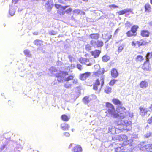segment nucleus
Returning <instances> with one entry per match:
<instances>
[{
    "mask_svg": "<svg viewBox=\"0 0 152 152\" xmlns=\"http://www.w3.org/2000/svg\"><path fill=\"white\" fill-rule=\"evenodd\" d=\"M107 110L106 113L109 117L117 118L120 117L121 119L124 118L127 115V111L126 109L121 105L119 106L118 110L120 114L118 113L115 111L114 106L111 104L107 102L106 104Z\"/></svg>",
    "mask_w": 152,
    "mask_h": 152,
    "instance_id": "1",
    "label": "nucleus"
},
{
    "mask_svg": "<svg viewBox=\"0 0 152 152\" xmlns=\"http://www.w3.org/2000/svg\"><path fill=\"white\" fill-rule=\"evenodd\" d=\"M116 137L119 141H123L122 144L124 145L128 144L131 142V140H128L127 136L124 134L117 136Z\"/></svg>",
    "mask_w": 152,
    "mask_h": 152,
    "instance_id": "2",
    "label": "nucleus"
},
{
    "mask_svg": "<svg viewBox=\"0 0 152 152\" xmlns=\"http://www.w3.org/2000/svg\"><path fill=\"white\" fill-rule=\"evenodd\" d=\"M68 74V73L67 72H61L59 73H56L55 75L56 77L57 78L58 81L59 82H63L64 77Z\"/></svg>",
    "mask_w": 152,
    "mask_h": 152,
    "instance_id": "3",
    "label": "nucleus"
},
{
    "mask_svg": "<svg viewBox=\"0 0 152 152\" xmlns=\"http://www.w3.org/2000/svg\"><path fill=\"white\" fill-rule=\"evenodd\" d=\"M90 44L95 48H100L103 45V42L102 41L99 40L95 41L92 40L90 42Z\"/></svg>",
    "mask_w": 152,
    "mask_h": 152,
    "instance_id": "4",
    "label": "nucleus"
},
{
    "mask_svg": "<svg viewBox=\"0 0 152 152\" xmlns=\"http://www.w3.org/2000/svg\"><path fill=\"white\" fill-rule=\"evenodd\" d=\"M121 122L122 124V125H123V128H122V129L128 131L131 129V127L130 125V123H131L130 122H128L127 121H124L122 120H121Z\"/></svg>",
    "mask_w": 152,
    "mask_h": 152,
    "instance_id": "5",
    "label": "nucleus"
},
{
    "mask_svg": "<svg viewBox=\"0 0 152 152\" xmlns=\"http://www.w3.org/2000/svg\"><path fill=\"white\" fill-rule=\"evenodd\" d=\"M141 150L147 152H152V144H148L140 147Z\"/></svg>",
    "mask_w": 152,
    "mask_h": 152,
    "instance_id": "6",
    "label": "nucleus"
},
{
    "mask_svg": "<svg viewBox=\"0 0 152 152\" xmlns=\"http://www.w3.org/2000/svg\"><path fill=\"white\" fill-rule=\"evenodd\" d=\"M79 61L82 64L86 65L88 66L92 65V64L89 62V59L86 58L81 57L80 58Z\"/></svg>",
    "mask_w": 152,
    "mask_h": 152,
    "instance_id": "7",
    "label": "nucleus"
},
{
    "mask_svg": "<svg viewBox=\"0 0 152 152\" xmlns=\"http://www.w3.org/2000/svg\"><path fill=\"white\" fill-rule=\"evenodd\" d=\"M146 61L144 62L143 65L142 66V68L144 71H149L150 70V68L149 66V61H147V59Z\"/></svg>",
    "mask_w": 152,
    "mask_h": 152,
    "instance_id": "8",
    "label": "nucleus"
},
{
    "mask_svg": "<svg viewBox=\"0 0 152 152\" xmlns=\"http://www.w3.org/2000/svg\"><path fill=\"white\" fill-rule=\"evenodd\" d=\"M148 83L147 81H142L140 83L139 85L141 88L145 89L148 87Z\"/></svg>",
    "mask_w": 152,
    "mask_h": 152,
    "instance_id": "9",
    "label": "nucleus"
},
{
    "mask_svg": "<svg viewBox=\"0 0 152 152\" xmlns=\"http://www.w3.org/2000/svg\"><path fill=\"white\" fill-rule=\"evenodd\" d=\"M139 109L140 110V115L142 116H144L147 113L148 111L147 108H144L143 107L140 106L139 107Z\"/></svg>",
    "mask_w": 152,
    "mask_h": 152,
    "instance_id": "10",
    "label": "nucleus"
},
{
    "mask_svg": "<svg viewBox=\"0 0 152 152\" xmlns=\"http://www.w3.org/2000/svg\"><path fill=\"white\" fill-rule=\"evenodd\" d=\"M91 75L90 72H86L85 73L80 74V78L82 80H84Z\"/></svg>",
    "mask_w": 152,
    "mask_h": 152,
    "instance_id": "11",
    "label": "nucleus"
},
{
    "mask_svg": "<svg viewBox=\"0 0 152 152\" xmlns=\"http://www.w3.org/2000/svg\"><path fill=\"white\" fill-rule=\"evenodd\" d=\"M101 53L100 50H97L92 51L91 52L92 55L95 58H97L99 57Z\"/></svg>",
    "mask_w": 152,
    "mask_h": 152,
    "instance_id": "12",
    "label": "nucleus"
},
{
    "mask_svg": "<svg viewBox=\"0 0 152 152\" xmlns=\"http://www.w3.org/2000/svg\"><path fill=\"white\" fill-rule=\"evenodd\" d=\"M72 151V152H82V149L80 145H77L74 147Z\"/></svg>",
    "mask_w": 152,
    "mask_h": 152,
    "instance_id": "13",
    "label": "nucleus"
},
{
    "mask_svg": "<svg viewBox=\"0 0 152 152\" xmlns=\"http://www.w3.org/2000/svg\"><path fill=\"white\" fill-rule=\"evenodd\" d=\"M132 11V10L130 8H127L121 11H120L118 12L119 15H122L125 14L126 13L131 12Z\"/></svg>",
    "mask_w": 152,
    "mask_h": 152,
    "instance_id": "14",
    "label": "nucleus"
},
{
    "mask_svg": "<svg viewBox=\"0 0 152 152\" xmlns=\"http://www.w3.org/2000/svg\"><path fill=\"white\" fill-rule=\"evenodd\" d=\"M118 73L115 68H113L111 71V75L114 78H116L118 76Z\"/></svg>",
    "mask_w": 152,
    "mask_h": 152,
    "instance_id": "15",
    "label": "nucleus"
},
{
    "mask_svg": "<svg viewBox=\"0 0 152 152\" xmlns=\"http://www.w3.org/2000/svg\"><path fill=\"white\" fill-rule=\"evenodd\" d=\"M108 132L112 134H114L116 133V129L114 126H110L108 128Z\"/></svg>",
    "mask_w": 152,
    "mask_h": 152,
    "instance_id": "16",
    "label": "nucleus"
},
{
    "mask_svg": "<svg viewBox=\"0 0 152 152\" xmlns=\"http://www.w3.org/2000/svg\"><path fill=\"white\" fill-rule=\"evenodd\" d=\"M89 37L92 39H98L99 37V35L98 33L92 34L89 36Z\"/></svg>",
    "mask_w": 152,
    "mask_h": 152,
    "instance_id": "17",
    "label": "nucleus"
},
{
    "mask_svg": "<svg viewBox=\"0 0 152 152\" xmlns=\"http://www.w3.org/2000/svg\"><path fill=\"white\" fill-rule=\"evenodd\" d=\"M69 126L68 124H65L63 123L61 125V129L65 131H67L68 130Z\"/></svg>",
    "mask_w": 152,
    "mask_h": 152,
    "instance_id": "18",
    "label": "nucleus"
},
{
    "mask_svg": "<svg viewBox=\"0 0 152 152\" xmlns=\"http://www.w3.org/2000/svg\"><path fill=\"white\" fill-rule=\"evenodd\" d=\"M141 35L143 37H148L149 36V33L147 30H142L141 31Z\"/></svg>",
    "mask_w": 152,
    "mask_h": 152,
    "instance_id": "19",
    "label": "nucleus"
},
{
    "mask_svg": "<svg viewBox=\"0 0 152 152\" xmlns=\"http://www.w3.org/2000/svg\"><path fill=\"white\" fill-rule=\"evenodd\" d=\"M151 7L148 3L146 4L145 6V12H150L151 11Z\"/></svg>",
    "mask_w": 152,
    "mask_h": 152,
    "instance_id": "20",
    "label": "nucleus"
},
{
    "mask_svg": "<svg viewBox=\"0 0 152 152\" xmlns=\"http://www.w3.org/2000/svg\"><path fill=\"white\" fill-rule=\"evenodd\" d=\"M138 28V26L136 25H133L131 28V30L136 35L137 33L136 31Z\"/></svg>",
    "mask_w": 152,
    "mask_h": 152,
    "instance_id": "21",
    "label": "nucleus"
},
{
    "mask_svg": "<svg viewBox=\"0 0 152 152\" xmlns=\"http://www.w3.org/2000/svg\"><path fill=\"white\" fill-rule=\"evenodd\" d=\"M55 7L57 9H62L64 10H65L66 8L69 7V6H63L62 5L58 4H56L55 5Z\"/></svg>",
    "mask_w": 152,
    "mask_h": 152,
    "instance_id": "22",
    "label": "nucleus"
},
{
    "mask_svg": "<svg viewBox=\"0 0 152 152\" xmlns=\"http://www.w3.org/2000/svg\"><path fill=\"white\" fill-rule=\"evenodd\" d=\"M25 55L31 58L32 55L30 53V51L28 50H26L24 51Z\"/></svg>",
    "mask_w": 152,
    "mask_h": 152,
    "instance_id": "23",
    "label": "nucleus"
},
{
    "mask_svg": "<svg viewBox=\"0 0 152 152\" xmlns=\"http://www.w3.org/2000/svg\"><path fill=\"white\" fill-rule=\"evenodd\" d=\"M124 150V148L123 146H118L115 149V151L116 152H122V150Z\"/></svg>",
    "mask_w": 152,
    "mask_h": 152,
    "instance_id": "24",
    "label": "nucleus"
},
{
    "mask_svg": "<svg viewBox=\"0 0 152 152\" xmlns=\"http://www.w3.org/2000/svg\"><path fill=\"white\" fill-rule=\"evenodd\" d=\"M83 101L85 104H88L90 101L89 99V97L88 96L84 97L83 99Z\"/></svg>",
    "mask_w": 152,
    "mask_h": 152,
    "instance_id": "25",
    "label": "nucleus"
},
{
    "mask_svg": "<svg viewBox=\"0 0 152 152\" xmlns=\"http://www.w3.org/2000/svg\"><path fill=\"white\" fill-rule=\"evenodd\" d=\"M146 59H147V61H149L150 58H152V52L151 53L148 52L145 56Z\"/></svg>",
    "mask_w": 152,
    "mask_h": 152,
    "instance_id": "26",
    "label": "nucleus"
},
{
    "mask_svg": "<svg viewBox=\"0 0 152 152\" xmlns=\"http://www.w3.org/2000/svg\"><path fill=\"white\" fill-rule=\"evenodd\" d=\"M113 102L114 104L116 105L121 104V102L116 99H113Z\"/></svg>",
    "mask_w": 152,
    "mask_h": 152,
    "instance_id": "27",
    "label": "nucleus"
},
{
    "mask_svg": "<svg viewBox=\"0 0 152 152\" xmlns=\"http://www.w3.org/2000/svg\"><path fill=\"white\" fill-rule=\"evenodd\" d=\"M126 34L128 37H130L132 36H135L136 35L134 34L131 30L128 31Z\"/></svg>",
    "mask_w": 152,
    "mask_h": 152,
    "instance_id": "28",
    "label": "nucleus"
},
{
    "mask_svg": "<svg viewBox=\"0 0 152 152\" xmlns=\"http://www.w3.org/2000/svg\"><path fill=\"white\" fill-rule=\"evenodd\" d=\"M61 118L63 120L65 121H68L70 119V118L65 115H63L61 116Z\"/></svg>",
    "mask_w": 152,
    "mask_h": 152,
    "instance_id": "29",
    "label": "nucleus"
},
{
    "mask_svg": "<svg viewBox=\"0 0 152 152\" xmlns=\"http://www.w3.org/2000/svg\"><path fill=\"white\" fill-rule=\"evenodd\" d=\"M34 43L38 46H40L41 45L42 43V42L39 40L37 39L34 42Z\"/></svg>",
    "mask_w": 152,
    "mask_h": 152,
    "instance_id": "30",
    "label": "nucleus"
},
{
    "mask_svg": "<svg viewBox=\"0 0 152 152\" xmlns=\"http://www.w3.org/2000/svg\"><path fill=\"white\" fill-rule=\"evenodd\" d=\"M111 88L109 86H106L105 88L104 91L106 93H109L111 92Z\"/></svg>",
    "mask_w": 152,
    "mask_h": 152,
    "instance_id": "31",
    "label": "nucleus"
},
{
    "mask_svg": "<svg viewBox=\"0 0 152 152\" xmlns=\"http://www.w3.org/2000/svg\"><path fill=\"white\" fill-rule=\"evenodd\" d=\"M102 61L104 62H107L109 59L110 57L106 55L104 56L102 58Z\"/></svg>",
    "mask_w": 152,
    "mask_h": 152,
    "instance_id": "32",
    "label": "nucleus"
},
{
    "mask_svg": "<svg viewBox=\"0 0 152 152\" xmlns=\"http://www.w3.org/2000/svg\"><path fill=\"white\" fill-rule=\"evenodd\" d=\"M69 61L71 62H74L75 61V58L72 56L69 55L68 56Z\"/></svg>",
    "mask_w": 152,
    "mask_h": 152,
    "instance_id": "33",
    "label": "nucleus"
},
{
    "mask_svg": "<svg viewBox=\"0 0 152 152\" xmlns=\"http://www.w3.org/2000/svg\"><path fill=\"white\" fill-rule=\"evenodd\" d=\"M152 134V133L150 132H148L145 134L144 136L145 138H148Z\"/></svg>",
    "mask_w": 152,
    "mask_h": 152,
    "instance_id": "34",
    "label": "nucleus"
},
{
    "mask_svg": "<svg viewBox=\"0 0 152 152\" xmlns=\"http://www.w3.org/2000/svg\"><path fill=\"white\" fill-rule=\"evenodd\" d=\"M72 85L69 83L68 82H66L64 85V86L67 88H69L71 87Z\"/></svg>",
    "mask_w": 152,
    "mask_h": 152,
    "instance_id": "35",
    "label": "nucleus"
},
{
    "mask_svg": "<svg viewBox=\"0 0 152 152\" xmlns=\"http://www.w3.org/2000/svg\"><path fill=\"white\" fill-rule=\"evenodd\" d=\"M92 47L89 44H88L86 45L85 48L86 50L87 51H89L91 49Z\"/></svg>",
    "mask_w": 152,
    "mask_h": 152,
    "instance_id": "36",
    "label": "nucleus"
},
{
    "mask_svg": "<svg viewBox=\"0 0 152 152\" xmlns=\"http://www.w3.org/2000/svg\"><path fill=\"white\" fill-rule=\"evenodd\" d=\"M74 77L72 75H70L69 76L65 78L64 79V80L65 81H68L71 80H72Z\"/></svg>",
    "mask_w": 152,
    "mask_h": 152,
    "instance_id": "37",
    "label": "nucleus"
},
{
    "mask_svg": "<svg viewBox=\"0 0 152 152\" xmlns=\"http://www.w3.org/2000/svg\"><path fill=\"white\" fill-rule=\"evenodd\" d=\"M15 12V10L13 9H10L9 11V13L11 16H12L14 15Z\"/></svg>",
    "mask_w": 152,
    "mask_h": 152,
    "instance_id": "38",
    "label": "nucleus"
},
{
    "mask_svg": "<svg viewBox=\"0 0 152 152\" xmlns=\"http://www.w3.org/2000/svg\"><path fill=\"white\" fill-rule=\"evenodd\" d=\"M75 67V66L74 64H72L70 66H68L67 68V69H69V71H70L71 72H72L71 71V69H72Z\"/></svg>",
    "mask_w": 152,
    "mask_h": 152,
    "instance_id": "39",
    "label": "nucleus"
},
{
    "mask_svg": "<svg viewBox=\"0 0 152 152\" xmlns=\"http://www.w3.org/2000/svg\"><path fill=\"white\" fill-rule=\"evenodd\" d=\"M117 81V80L115 79H113L112 80H111V81L109 83V84L110 86H113L115 83Z\"/></svg>",
    "mask_w": 152,
    "mask_h": 152,
    "instance_id": "40",
    "label": "nucleus"
},
{
    "mask_svg": "<svg viewBox=\"0 0 152 152\" xmlns=\"http://www.w3.org/2000/svg\"><path fill=\"white\" fill-rule=\"evenodd\" d=\"M143 60V57L140 55H138L137 57V61H140Z\"/></svg>",
    "mask_w": 152,
    "mask_h": 152,
    "instance_id": "41",
    "label": "nucleus"
},
{
    "mask_svg": "<svg viewBox=\"0 0 152 152\" xmlns=\"http://www.w3.org/2000/svg\"><path fill=\"white\" fill-rule=\"evenodd\" d=\"M49 71L51 72H55L56 71V69L54 67H51L49 69Z\"/></svg>",
    "mask_w": 152,
    "mask_h": 152,
    "instance_id": "42",
    "label": "nucleus"
},
{
    "mask_svg": "<svg viewBox=\"0 0 152 152\" xmlns=\"http://www.w3.org/2000/svg\"><path fill=\"white\" fill-rule=\"evenodd\" d=\"M124 46L121 45L119 46L118 48V51L119 53L121 52L123 49Z\"/></svg>",
    "mask_w": 152,
    "mask_h": 152,
    "instance_id": "43",
    "label": "nucleus"
},
{
    "mask_svg": "<svg viewBox=\"0 0 152 152\" xmlns=\"http://www.w3.org/2000/svg\"><path fill=\"white\" fill-rule=\"evenodd\" d=\"M80 12L81 10L79 9L75 10L73 11V12L75 14H79L80 13Z\"/></svg>",
    "mask_w": 152,
    "mask_h": 152,
    "instance_id": "44",
    "label": "nucleus"
},
{
    "mask_svg": "<svg viewBox=\"0 0 152 152\" xmlns=\"http://www.w3.org/2000/svg\"><path fill=\"white\" fill-rule=\"evenodd\" d=\"M49 34L51 35H55L57 34V32L54 30H51L49 31Z\"/></svg>",
    "mask_w": 152,
    "mask_h": 152,
    "instance_id": "45",
    "label": "nucleus"
},
{
    "mask_svg": "<svg viewBox=\"0 0 152 152\" xmlns=\"http://www.w3.org/2000/svg\"><path fill=\"white\" fill-rule=\"evenodd\" d=\"M101 74V71L98 70L97 72L94 73V75L96 76H99Z\"/></svg>",
    "mask_w": 152,
    "mask_h": 152,
    "instance_id": "46",
    "label": "nucleus"
},
{
    "mask_svg": "<svg viewBox=\"0 0 152 152\" xmlns=\"http://www.w3.org/2000/svg\"><path fill=\"white\" fill-rule=\"evenodd\" d=\"M135 44L137 45L138 47H140L142 45V40L140 41H137L135 42Z\"/></svg>",
    "mask_w": 152,
    "mask_h": 152,
    "instance_id": "47",
    "label": "nucleus"
},
{
    "mask_svg": "<svg viewBox=\"0 0 152 152\" xmlns=\"http://www.w3.org/2000/svg\"><path fill=\"white\" fill-rule=\"evenodd\" d=\"M77 67L80 70H81L83 69L82 66L80 64H77Z\"/></svg>",
    "mask_w": 152,
    "mask_h": 152,
    "instance_id": "48",
    "label": "nucleus"
},
{
    "mask_svg": "<svg viewBox=\"0 0 152 152\" xmlns=\"http://www.w3.org/2000/svg\"><path fill=\"white\" fill-rule=\"evenodd\" d=\"M100 84V82L99 79H97L96 81V82L95 83L94 85H96V86H99Z\"/></svg>",
    "mask_w": 152,
    "mask_h": 152,
    "instance_id": "49",
    "label": "nucleus"
},
{
    "mask_svg": "<svg viewBox=\"0 0 152 152\" xmlns=\"http://www.w3.org/2000/svg\"><path fill=\"white\" fill-rule=\"evenodd\" d=\"M109 7L110 8H118V6H117L115 5V4H112V5H110L109 6Z\"/></svg>",
    "mask_w": 152,
    "mask_h": 152,
    "instance_id": "50",
    "label": "nucleus"
},
{
    "mask_svg": "<svg viewBox=\"0 0 152 152\" xmlns=\"http://www.w3.org/2000/svg\"><path fill=\"white\" fill-rule=\"evenodd\" d=\"M63 134L64 136H65L66 137H69L70 135V134L69 133L67 132L64 133Z\"/></svg>",
    "mask_w": 152,
    "mask_h": 152,
    "instance_id": "51",
    "label": "nucleus"
},
{
    "mask_svg": "<svg viewBox=\"0 0 152 152\" xmlns=\"http://www.w3.org/2000/svg\"><path fill=\"white\" fill-rule=\"evenodd\" d=\"M148 122L150 124L152 125V116L148 120Z\"/></svg>",
    "mask_w": 152,
    "mask_h": 152,
    "instance_id": "52",
    "label": "nucleus"
},
{
    "mask_svg": "<svg viewBox=\"0 0 152 152\" xmlns=\"http://www.w3.org/2000/svg\"><path fill=\"white\" fill-rule=\"evenodd\" d=\"M101 88L102 87V86L104 85V81L103 80V77H102V78L101 79Z\"/></svg>",
    "mask_w": 152,
    "mask_h": 152,
    "instance_id": "53",
    "label": "nucleus"
},
{
    "mask_svg": "<svg viewBox=\"0 0 152 152\" xmlns=\"http://www.w3.org/2000/svg\"><path fill=\"white\" fill-rule=\"evenodd\" d=\"M50 6L49 1H48L46 2L45 4V7L46 8H48Z\"/></svg>",
    "mask_w": 152,
    "mask_h": 152,
    "instance_id": "54",
    "label": "nucleus"
},
{
    "mask_svg": "<svg viewBox=\"0 0 152 152\" xmlns=\"http://www.w3.org/2000/svg\"><path fill=\"white\" fill-rule=\"evenodd\" d=\"M62 64V63L61 61H59V60H58V61L56 63V64L58 66H60Z\"/></svg>",
    "mask_w": 152,
    "mask_h": 152,
    "instance_id": "55",
    "label": "nucleus"
},
{
    "mask_svg": "<svg viewBox=\"0 0 152 152\" xmlns=\"http://www.w3.org/2000/svg\"><path fill=\"white\" fill-rule=\"evenodd\" d=\"M142 40V45H145L147 43V42L146 41L143 40Z\"/></svg>",
    "mask_w": 152,
    "mask_h": 152,
    "instance_id": "56",
    "label": "nucleus"
},
{
    "mask_svg": "<svg viewBox=\"0 0 152 152\" xmlns=\"http://www.w3.org/2000/svg\"><path fill=\"white\" fill-rule=\"evenodd\" d=\"M73 83L74 84H75L76 85L78 84L77 80V79H74L73 81Z\"/></svg>",
    "mask_w": 152,
    "mask_h": 152,
    "instance_id": "57",
    "label": "nucleus"
},
{
    "mask_svg": "<svg viewBox=\"0 0 152 152\" xmlns=\"http://www.w3.org/2000/svg\"><path fill=\"white\" fill-rule=\"evenodd\" d=\"M125 25L129 27L131 25V24L129 22L127 21L125 23Z\"/></svg>",
    "mask_w": 152,
    "mask_h": 152,
    "instance_id": "58",
    "label": "nucleus"
},
{
    "mask_svg": "<svg viewBox=\"0 0 152 152\" xmlns=\"http://www.w3.org/2000/svg\"><path fill=\"white\" fill-rule=\"evenodd\" d=\"M72 10V9L71 8H69L66 10V12L67 13L70 12Z\"/></svg>",
    "mask_w": 152,
    "mask_h": 152,
    "instance_id": "59",
    "label": "nucleus"
},
{
    "mask_svg": "<svg viewBox=\"0 0 152 152\" xmlns=\"http://www.w3.org/2000/svg\"><path fill=\"white\" fill-rule=\"evenodd\" d=\"M97 86L94 84L93 87V89L95 90H97L98 89Z\"/></svg>",
    "mask_w": 152,
    "mask_h": 152,
    "instance_id": "60",
    "label": "nucleus"
},
{
    "mask_svg": "<svg viewBox=\"0 0 152 152\" xmlns=\"http://www.w3.org/2000/svg\"><path fill=\"white\" fill-rule=\"evenodd\" d=\"M99 70L101 71V74L103 75L105 72V70L104 68H102L100 69Z\"/></svg>",
    "mask_w": 152,
    "mask_h": 152,
    "instance_id": "61",
    "label": "nucleus"
},
{
    "mask_svg": "<svg viewBox=\"0 0 152 152\" xmlns=\"http://www.w3.org/2000/svg\"><path fill=\"white\" fill-rule=\"evenodd\" d=\"M38 50H40L41 51L40 52V53H43L45 52V50H42L41 49V48H38Z\"/></svg>",
    "mask_w": 152,
    "mask_h": 152,
    "instance_id": "62",
    "label": "nucleus"
},
{
    "mask_svg": "<svg viewBox=\"0 0 152 152\" xmlns=\"http://www.w3.org/2000/svg\"><path fill=\"white\" fill-rule=\"evenodd\" d=\"M58 1L59 2L62 3L63 4H65V2L64 1H63L62 0H58Z\"/></svg>",
    "mask_w": 152,
    "mask_h": 152,
    "instance_id": "63",
    "label": "nucleus"
},
{
    "mask_svg": "<svg viewBox=\"0 0 152 152\" xmlns=\"http://www.w3.org/2000/svg\"><path fill=\"white\" fill-rule=\"evenodd\" d=\"M138 137L137 135H132V137L133 138H137Z\"/></svg>",
    "mask_w": 152,
    "mask_h": 152,
    "instance_id": "64",
    "label": "nucleus"
}]
</instances>
